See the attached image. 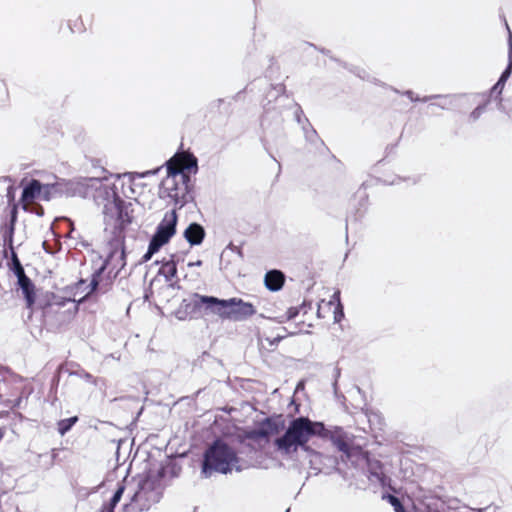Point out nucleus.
I'll use <instances>...</instances> for the list:
<instances>
[{
  "instance_id": "6e6552de",
  "label": "nucleus",
  "mask_w": 512,
  "mask_h": 512,
  "mask_svg": "<svg viewBox=\"0 0 512 512\" xmlns=\"http://www.w3.org/2000/svg\"><path fill=\"white\" fill-rule=\"evenodd\" d=\"M218 302L219 298L217 297L194 293L189 300L182 301L180 311L183 312L185 316L194 319L201 315L202 309L215 314Z\"/></svg>"
},
{
  "instance_id": "a878e982",
  "label": "nucleus",
  "mask_w": 512,
  "mask_h": 512,
  "mask_svg": "<svg viewBox=\"0 0 512 512\" xmlns=\"http://www.w3.org/2000/svg\"><path fill=\"white\" fill-rule=\"evenodd\" d=\"M368 465L369 472L372 476H374L376 479L381 480L383 477V471H382V464L380 461L377 460H371L368 457V461L365 462Z\"/></svg>"
},
{
  "instance_id": "412c9836",
  "label": "nucleus",
  "mask_w": 512,
  "mask_h": 512,
  "mask_svg": "<svg viewBox=\"0 0 512 512\" xmlns=\"http://www.w3.org/2000/svg\"><path fill=\"white\" fill-rule=\"evenodd\" d=\"M326 305L334 307V322L339 323L344 317L343 306L340 302V292H335L332 296V300L327 302Z\"/></svg>"
},
{
  "instance_id": "1a4fd4ad",
  "label": "nucleus",
  "mask_w": 512,
  "mask_h": 512,
  "mask_svg": "<svg viewBox=\"0 0 512 512\" xmlns=\"http://www.w3.org/2000/svg\"><path fill=\"white\" fill-rule=\"evenodd\" d=\"M177 221L178 215L176 208L166 212L152 237V239L155 240V243L157 242L161 245L167 244L176 233Z\"/></svg>"
},
{
  "instance_id": "c9c22d12",
  "label": "nucleus",
  "mask_w": 512,
  "mask_h": 512,
  "mask_svg": "<svg viewBox=\"0 0 512 512\" xmlns=\"http://www.w3.org/2000/svg\"><path fill=\"white\" fill-rule=\"evenodd\" d=\"M195 264H196V265H201V261L199 260V261H197Z\"/></svg>"
},
{
  "instance_id": "39448f33",
  "label": "nucleus",
  "mask_w": 512,
  "mask_h": 512,
  "mask_svg": "<svg viewBox=\"0 0 512 512\" xmlns=\"http://www.w3.org/2000/svg\"><path fill=\"white\" fill-rule=\"evenodd\" d=\"M162 185L164 193L173 201L176 210L182 208L193 198L191 178H176L167 175Z\"/></svg>"
},
{
  "instance_id": "393cba45",
  "label": "nucleus",
  "mask_w": 512,
  "mask_h": 512,
  "mask_svg": "<svg viewBox=\"0 0 512 512\" xmlns=\"http://www.w3.org/2000/svg\"><path fill=\"white\" fill-rule=\"evenodd\" d=\"M69 27L73 33H82L87 29L81 15H75L70 18Z\"/></svg>"
},
{
  "instance_id": "f3484780",
  "label": "nucleus",
  "mask_w": 512,
  "mask_h": 512,
  "mask_svg": "<svg viewBox=\"0 0 512 512\" xmlns=\"http://www.w3.org/2000/svg\"><path fill=\"white\" fill-rule=\"evenodd\" d=\"M285 283V275L280 270H270L265 274L264 284L270 291L276 292L282 289Z\"/></svg>"
},
{
  "instance_id": "a211bd4d",
  "label": "nucleus",
  "mask_w": 512,
  "mask_h": 512,
  "mask_svg": "<svg viewBox=\"0 0 512 512\" xmlns=\"http://www.w3.org/2000/svg\"><path fill=\"white\" fill-rule=\"evenodd\" d=\"M204 228L198 223H191L184 231V238L191 245H200L205 237Z\"/></svg>"
},
{
  "instance_id": "ddd939ff",
  "label": "nucleus",
  "mask_w": 512,
  "mask_h": 512,
  "mask_svg": "<svg viewBox=\"0 0 512 512\" xmlns=\"http://www.w3.org/2000/svg\"><path fill=\"white\" fill-rule=\"evenodd\" d=\"M42 188V184L36 179L29 182V184L23 189L21 196L23 209L27 210L29 205L33 204L36 199L41 197Z\"/></svg>"
},
{
  "instance_id": "c85d7f7f",
  "label": "nucleus",
  "mask_w": 512,
  "mask_h": 512,
  "mask_svg": "<svg viewBox=\"0 0 512 512\" xmlns=\"http://www.w3.org/2000/svg\"><path fill=\"white\" fill-rule=\"evenodd\" d=\"M157 245H155V240L151 239L150 240V243H149V246H148V251L144 254L143 256V261H148L151 259V257L153 256V254H155L156 252L159 251V249L163 246L161 245L160 243H157Z\"/></svg>"
},
{
  "instance_id": "c756f323",
  "label": "nucleus",
  "mask_w": 512,
  "mask_h": 512,
  "mask_svg": "<svg viewBox=\"0 0 512 512\" xmlns=\"http://www.w3.org/2000/svg\"><path fill=\"white\" fill-rule=\"evenodd\" d=\"M485 109V105H479L477 106L470 114V117L473 119V120H476L478 119L481 114L483 113Z\"/></svg>"
},
{
  "instance_id": "aec40b11",
  "label": "nucleus",
  "mask_w": 512,
  "mask_h": 512,
  "mask_svg": "<svg viewBox=\"0 0 512 512\" xmlns=\"http://www.w3.org/2000/svg\"><path fill=\"white\" fill-rule=\"evenodd\" d=\"M146 494H147V492L144 491L143 489H139L138 491H136L135 494L133 495V497L131 498L130 503L125 505L126 512H129V511L137 512V511L144 510L145 507L140 505V502H142L143 500H146V498H147Z\"/></svg>"
},
{
  "instance_id": "72a5a7b5",
  "label": "nucleus",
  "mask_w": 512,
  "mask_h": 512,
  "mask_svg": "<svg viewBox=\"0 0 512 512\" xmlns=\"http://www.w3.org/2000/svg\"><path fill=\"white\" fill-rule=\"evenodd\" d=\"M92 18H93L92 15H87V19L90 21V23L92 22Z\"/></svg>"
},
{
  "instance_id": "4468645a",
  "label": "nucleus",
  "mask_w": 512,
  "mask_h": 512,
  "mask_svg": "<svg viewBox=\"0 0 512 512\" xmlns=\"http://www.w3.org/2000/svg\"><path fill=\"white\" fill-rule=\"evenodd\" d=\"M327 437L329 435L330 440L333 445L340 451L346 452L348 447L352 444V439L348 436V434L340 427H336L332 431L326 430Z\"/></svg>"
},
{
  "instance_id": "f8f14e48",
  "label": "nucleus",
  "mask_w": 512,
  "mask_h": 512,
  "mask_svg": "<svg viewBox=\"0 0 512 512\" xmlns=\"http://www.w3.org/2000/svg\"><path fill=\"white\" fill-rule=\"evenodd\" d=\"M18 207L14 203L10 210V219L3 223L0 227V232L5 246H8L10 250L14 249L13 240L15 232V224L17 221Z\"/></svg>"
},
{
  "instance_id": "423d86ee",
  "label": "nucleus",
  "mask_w": 512,
  "mask_h": 512,
  "mask_svg": "<svg viewBox=\"0 0 512 512\" xmlns=\"http://www.w3.org/2000/svg\"><path fill=\"white\" fill-rule=\"evenodd\" d=\"M312 310L310 303L303 302L298 307H290L284 315L279 317V321H295L294 327L288 332L290 335L309 333L313 326Z\"/></svg>"
},
{
  "instance_id": "f257e3e1",
  "label": "nucleus",
  "mask_w": 512,
  "mask_h": 512,
  "mask_svg": "<svg viewBox=\"0 0 512 512\" xmlns=\"http://www.w3.org/2000/svg\"><path fill=\"white\" fill-rule=\"evenodd\" d=\"M133 179L131 176L124 174L118 176L107 191V201L103 207V213L107 221H115L120 230H124L133 221L132 203L125 201L123 197L129 198V193L133 194Z\"/></svg>"
},
{
  "instance_id": "dca6fc26",
  "label": "nucleus",
  "mask_w": 512,
  "mask_h": 512,
  "mask_svg": "<svg viewBox=\"0 0 512 512\" xmlns=\"http://www.w3.org/2000/svg\"><path fill=\"white\" fill-rule=\"evenodd\" d=\"M18 285L20 286L23 292L26 307L32 310L36 302V288L34 283L28 276H26L18 280Z\"/></svg>"
},
{
  "instance_id": "bb28decb",
  "label": "nucleus",
  "mask_w": 512,
  "mask_h": 512,
  "mask_svg": "<svg viewBox=\"0 0 512 512\" xmlns=\"http://www.w3.org/2000/svg\"><path fill=\"white\" fill-rule=\"evenodd\" d=\"M512 71V34L509 37V64L504 72L501 74L499 81L505 85Z\"/></svg>"
},
{
  "instance_id": "473e14b6",
  "label": "nucleus",
  "mask_w": 512,
  "mask_h": 512,
  "mask_svg": "<svg viewBox=\"0 0 512 512\" xmlns=\"http://www.w3.org/2000/svg\"><path fill=\"white\" fill-rule=\"evenodd\" d=\"M119 257H120V259H121L122 261L124 260V258H125V252H124V249H122V250L120 251Z\"/></svg>"
},
{
  "instance_id": "f704fd0d",
  "label": "nucleus",
  "mask_w": 512,
  "mask_h": 512,
  "mask_svg": "<svg viewBox=\"0 0 512 512\" xmlns=\"http://www.w3.org/2000/svg\"><path fill=\"white\" fill-rule=\"evenodd\" d=\"M320 309H321V306L319 305L318 309H317V314L319 317H321V314H320Z\"/></svg>"
},
{
  "instance_id": "0eeeda50",
  "label": "nucleus",
  "mask_w": 512,
  "mask_h": 512,
  "mask_svg": "<svg viewBox=\"0 0 512 512\" xmlns=\"http://www.w3.org/2000/svg\"><path fill=\"white\" fill-rule=\"evenodd\" d=\"M167 175L176 178H190L198 171L197 158L190 152H177L166 163Z\"/></svg>"
},
{
  "instance_id": "6ab92c4d",
  "label": "nucleus",
  "mask_w": 512,
  "mask_h": 512,
  "mask_svg": "<svg viewBox=\"0 0 512 512\" xmlns=\"http://www.w3.org/2000/svg\"><path fill=\"white\" fill-rule=\"evenodd\" d=\"M175 255H171L168 260H162L159 274L164 276L166 281H172L177 276V263L174 260Z\"/></svg>"
},
{
  "instance_id": "2f4dec72",
  "label": "nucleus",
  "mask_w": 512,
  "mask_h": 512,
  "mask_svg": "<svg viewBox=\"0 0 512 512\" xmlns=\"http://www.w3.org/2000/svg\"><path fill=\"white\" fill-rule=\"evenodd\" d=\"M285 337H286V334L277 333L275 336H269L266 339H267V341H269V343L271 345H273V344L278 343L280 340H282Z\"/></svg>"
},
{
  "instance_id": "cd10ccee",
  "label": "nucleus",
  "mask_w": 512,
  "mask_h": 512,
  "mask_svg": "<svg viewBox=\"0 0 512 512\" xmlns=\"http://www.w3.org/2000/svg\"><path fill=\"white\" fill-rule=\"evenodd\" d=\"M384 500H387L394 508L395 512H406L399 498L391 494H384L382 496Z\"/></svg>"
},
{
  "instance_id": "f03ea898",
  "label": "nucleus",
  "mask_w": 512,
  "mask_h": 512,
  "mask_svg": "<svg viewBox=\"0 0 512 512\" xmlns=\"http://www.w3.org/2000/svg\"><path fill=\"white\" fill-rule=\"evenodd\" d=\"M326 435V428L322 422H313L307 417H299L291 421L284 435L275 440V445L279 450L289 453L293 446L307 449V443L312 436Z\"/></svg>"
},
{
  "instance_id": "b1692460",
  "label": "nucleus",
  "mask_w": 512,
  "mask_h": 512,
  "mask_svg": "<svg viewBox=\"0 0 512 512\" xmlns=\"http://www.w3.org/2000/svg\"><path fill=\"white\" fill-rule=\"evenodd\" d=\"M11 259H12L11 269L13 270L14 274L17 276V279L20 280V279L26 277L27 275L25 274L24 268L17 256L16 252L14 251V249L11 250Z\"/></svg>"
},
{
  "instance_id": "20e7f679",
  "label": "nucleus",
  "mask_w": 512,
  "mask_h": 512,
  "mask_svg": "<svg viewBox=\"0 0 512 512\" xmlns=\"http://www.w3.org/2000/svg\"><path fill=\"white\" fill-rule=\"evenodd\" d=\"M255 306L241 298L219 299L215 314L223 320L244 321L256 314Z\"/></svg>"
},
{
  "instance_id": "5701e85b",
  "label": "nucleus",
  "mask_w": 512,
  "mask_h": 512,
  "mask_svg": "<svg viewBox=\"0 0 512 512\" xmlns=\"http://www.w3.org/2000/svg\"><path fill=\"white\" fill-rule=\"evenodd\" d=\"M78 417L73 416L66 419H61L57 422V430L61 436H64L68 431L71 430L74 424L78 422Z\"/></svg>"
},
{
  "instance_id": "9b49d317",
  "label": "nucleus",
  "mask_w": 512,
  "mask_h": 512,
  "mask_svg": "<svg viewBox=\"0 0 512 512\" xmlns=\"http://www.w3.org/2000/svg\"><path fill=\"white\" fill-rule=\"evenodd\" d=\"M115 255V251L111 252L107 259L102 264V266L93 274L90 282L91 292L100 290L101 292L105 293L110 289L112 285V279L109 277L103 279L102 274L106 270L109 262L114 258Z\"/></svg>"
},
{
  "instance_id": "9d476101",
  "label": "nucleus",
  "mask_w": 512,
  "mask_h": 512,
  "mask_svg": "<svg viewBox=\"0 0 512 512\" xmlns=\"http://www.w3.org/2000/svg\"><path fill=\"white\" fill-rule=\"evenodd\" d=\"M281 417L282 416L279 415L277 419L273 417L264 419L260 424V428L246 432V438L253 441H259L261 439L268 441L271 435L279 433L280 429L284 427V421Z\"/></svg>"
},
{
  "instance_id": "7ed1b4c3",
  "label": "nucleus",
  "mask_w": 512,
  "mask_h": 512,
  "mask_svg": "<svg viewBox=\"0 0 512 512\" xmlns=\"http://www.w3.org/2000/svg\"><path fill=\"white\" fill-rule=\"evenodd\" d=\"M237 463L236 451L224 441L217 439L204 453L202 471L208 475L213 472L227 474Z\"/></svg>"
},
{
  "instance_id": "2eb2a0df",
  "label": "nucleus",
  "mask_w": 512,
  "mask_h": 512,
  "mask_svg": "<svg viewBox=\"0 0 512 512\" xmlns=\"http://www.w3.org/2000/svg\"><path fill=\"white\" fill-rule=\"evenodd\" d=\"M369 452L362 449L353 443L348 447L346 452L342 453V459L350 461L354 466L359 465L361 462L368 461Z\"/></svg>"
},
{
  "instance_id": "7c9ffc66",
  "label": "nucleus",
  "mask_w": 512,
  "mask_h": 512,
  "mask_svg": "<svg viewBox=\"0 0 512 512\" xmlns=\"http://www.w3.org/2000/svg\"><path fill=\"white\" fill-rule=\"evenodd\" d=\"M504 86L505 85L498 80L497 83L491 88V95H500L503 91Z\"/></svg>"
},
{
  "instance_id": "4be33fe9",
  "label": "nucleus",
  "mask_w": 512,
  "mask_h": 512,
  "mask_svg": "<svg viewBox=\"0 0 512 512\" xmlns=\"http://www.w3.org/2000/svg\"><path fill=\"white\" fill-rule=\"evenodd\" d=\"M125 487L124 485H120L117 490L115 491L114 495L110 499V501L103 505L101 512H114V508L119 503L123 493H124Z\"/></svg>"
}]
</instances>
